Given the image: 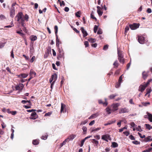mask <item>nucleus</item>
<instances>
[{"label":"nucleus","mask_w":152,"mask_h":152,"mask_svg":"<svg viewBox=\"0 0 152 152\" xmlns=\"http://www.w3.org/2000/svg\"><path fill=\"white\" fill-rule=\"evenodd\" d=\"M58 48V54L57 58L58 60H61L62 58L64 59V52L62 48Z\"/></svg>","instance_id":"f257e3e1"},{"label":"nucleus","mask_w":152,"mask_h":152,"mask_svg":"<svg viewBox=\"0 0 152 152\" xmlns=\"http://www.w3.org/2000/svg\"><path fill=\"white\" fill-rule=\"evenodd\" d=\"M23 15L22 12H19L16 15L15 18L17 21L19 23L24 20V17H23Z\"/></svg>","instance_id":"f03ea898"},{"label":"nucleus","mask_w":152,"mask_h":152,"mask_svg":"<svg viewBox=\"0 0 152 152\" xmlns=\"http://www.w3.org/2000/svg\"><path fill=\"white\" fill-rule=\"evenodd\" d=\"M140 25L139 23H134L132 24H130L129 27L132 30H135L138 28Z\"/></svg>","instance_id":"7ed1b4c3"},{"label":"nucleus","mask_w":152,"mask_h":152,"mask_svg":"<svg viewBox=\"0 0 152 152\" xmlns=\"http://www.w3.org/2000/svg\"><path fill=\"white\" fill-rule=\"evenodd\" d=\"M138 40L139 42L141 44H143L145 42L144 37L141 35H139L138 36Z\"/></svg>","instance_id":"20e7f679"},{"label":"nucleus","mask_w":152,"mask_h":152,"mask_svg":"<svg viewBox=\"0 0 152 152\" xmlns=\"http://www.w3.org/2000/svg\"><path fill=\"white\" fill-rule=\"evenodd\" d=\"M119 106V104L118 103L113 104L112 109V110L113 112H115L118 109V107Z\"/></svg>","instance_id":"39448f33"},{"label":"nucleus","mask_w":152,"mask_h":152,"mask_svg":"<svg viewBox=\"0 0 152 152\" xmlns=\"http://www.w3.org/2000/svg\"><path fill=\"white\" fill-rule=\"evenodd\" d=\"M38 118V115L37 113L35 112H34L31 114V116L30 117V118L31 119L34 120L37 118Z\"/></svg>","instance_id":"423d86ee"},{"label":"nucleus","mask_w":152,"mask_h":152,"mask_svg":"<svg viewBox=\"0 0 152 152\" xmlns=\"http://www.w3.org/2000/svg\"><path fill=\"white\" fill-rule=\"evenodd\" d=\"M147 86H146L145 84H144V85H141L139 87L138 91L142 92L144 91Z\"/></svg>","instance_id":"0eeeda50"},{"label":"nucleus","mask_w":152,"mask_h":152,"mask_svg":"<svg viewBox=\"0 0 152 152\" xmlns=\"http://www.w3.org/2000/svg\"><path fill=\"white\" fill-rule=\"evenodd\" d=\"M23 87L24 85L23 84L19 83L18 85L16 86L15 87V89L16 90H18L21 91L23 90Z\"/></svg>","instance_id":"6e6552de"},{"label":"nucleus","mask_w":152,"mask_h":152,"mask_svg":"<svg viewBox=\"0 0 152 152\" xmlns=\"http://www.w3.org/2000/svg\"><path fill=\"white\" fill-rule=\"evenodd\" d=\"M97 12L98 13L99 15V16H102L103 14V12L101 10H102V8L101 7L99 6L97 7Z\"/></svg>","instance_id":"1a4fd4ad"},{"label":"nucleus","mask_w":152,"mask_h":152,"mask_svg":"<svg viewBox=\"0 0 152 152\" xmlns=\"http://www.w3.org/2000/svg\"><path fill=\"white\" fill-rule=\"evenodd\" d=\"M61 112L62 113H65L66 112V109L65 108L66 105L63 103H61Z\"/></svg>","instance_id":"9d476101"},{"label":"nucleus","mask_w":152,"mask_h":152,"mask_svg":"<svg viewBox=\"0 0 152 152\" xmlns=\"http://www.w3.org/2000/svg\"><path fill=\"white\" fill-rule=\"evenodd\" d=\"M15 8H11L10 12V17L12 18H13L15 15Z\"/></svg>","instance_id":"9b49d317"},{"label":"nucleus","mask_w":152,"mask_h":152,"mask_svg":"<svg viewBox=\"0 0 152 152\" xmlns=\"http://www.w3.org/2000/svg\"><path fill=\"white\" fill-rule=\"evenodd\" d=\"M129 111V110L126 108H121L119 110V113H128Z\"/></svg>","instance_id":"f8f14e48"},{"label":"nucleus","mask_w":152,"mask_h":152,"mask_svg":"<svg viewBox=\"0 0 152 152\" xmlns=\"http://www.w3.org/2000/svg\"><path fill=\"white\" fill-rule=\"evenodd\" d=\"M110 136L108 134L104 135L102 136V139L108 142L107 139H109Z\"/></svg>","instance_id":"ddd939ff"},{"label":"nucleus","mask_w":152,"mask_h":152,"mask_svg":"<svg viewBox=\"0 0 152 152\" xmlns=\"http://www.w3.org/2000/svg\"><path fill=\"white\" fill-rule=\"evenodd\" d=\"M80 30L83 34V37H85L88 35V33H87V31L85 30L83 27H81L80 28Z\"/></svg>","instance_id":"4468645a"},{"label":"nucleus","mask_w":152,"mask_h":152,"mask_svg":"<svg viewBox=\"0 0 152 152\" xmlns=\"http://www.w3.org/2000/svg\"><path fill=\"white\" fill-rule=\"evenodd\" d=\"M76 137V135L72 134L68 136L66 139H68L67 142H69V141L72 140Z\"/></svg>","instance_id":"2eb2a0df"},{"label":"nucleus","mask_w":152,"mask_h":152,"mask_svg":"<svg viewBox=\"0 0 152 152\" xmlns=\"http://www.w3.org/2000/svg\"><path fill=\"white\" fill-rule=\"evenodd\" d=\"M105 102H103L102 100L99 99L98 100V102L99 104H102L104 106H107L108 104L107 102V101L106 99H105Z\"/></svg>","instance_id":"dca6fc26"},{"label":"nucleus","mask_w":152,"mask_h":152,"mask_svg":"<svg viewBox=\"0 0 152 152\" xmlns=\"http://www.w3.org/2000/svg\"><path fill=\"white\" fill-rule=\"evenodd\" d=\"M142 77L143 79L145 80L148 76V73L147 72L144 71L142 73Z\"/></svg>","instance_id":"f3484780"},{"label":"nucleus","mask_w":152,"mask_h":152,"mask_svg":"<svg viewBox=\"0 0 152 152\" xmlns=\"http://www.w3.org/2000/svg\"><path fill=\"white\" fill-rule=\"evenodd\" d=\"M56 45L57 48H59V40L58 38V37L57 34L56 35Z\"/></svg>","instance_id":"a211bd4d"},{"label":"nucleus","mask_w":152,"mask_h":152,"mask_svg":"<svg viewBox=\"0 0 152 152\" xmlns=\"http://www.w3.org/2000/svg\"><path fill=\"white\" fill-rule=\"evenodd\" d=\"M151 136H148L147 137H144L143 141L145 142L151 141Z\"/></svg>","instance_id":"6ab92c4d"},{"label":"nucleus","mask_w":152,"mask_h":152,"mask_svg":"<svg viewBox=\"0 0 152 152\" xmlns=\"http://www.w3.org/2000/svg\"><path fill=\"white\" fill-rule=\"evenodd\" d=\"M57 74L55 73L51 75V78L52 79V80H53V81H55V82L57 80Z\"/></svg>","instance_id":"aec40b11"},{"label":"nucleus","mask_w":152,"mask_h":152,"mask_svg":"<svg viewBox=\"0 0 152 152\" xmlns=\"http://www.w3.org/2000/svg\"><path fill=\"white\" fill-rule=\"evenodd\" d=\"M147 114L148 116V118L151 122H152V115L148 112H147Z\"/></svg>","instance_id":"412c9836"},{"label":"nucleus","mask_w":152,"mask_h":152,"mask_svg":"<svg viewBox=\"0 0 152 152\" xmlns=\"http://www.w3.org/2000/svg\"><path fill=\"white\" fill-rule=\"evenodd\" d=\"M118 58H121L124 57V55L121 51H118Z\"/></svg>","instance_id":"4be33fe9"},{"label":"nucleus","mask_w":152,"mask_h":152,"mask_svg":"<svg viewBox=\"0 0 152 152\" xmlns=\"http://www.w3.org/2000/svg\"><path fill=\"white\" fill-rule=\"evenodd\" d=\"M118 95L116 94H112L109 96L108 97L110 99H113L115 96H117Z\"/></svg>","instance_id":"5701e85b"},{"label":"nucleus","mask_w":152,"mask_h":152,"mask_svg":"<svg viewBox=\"0 0 152 152\" xmlns=\"http://www.w3.org/2000/svg\"><path fill=\"white\" fill-rule=\"evenodd\" d=\"M36 74V72L34 71L33 70L31 69L30 70V76H32V77H33V75H34V77H35Z\"/></svg>","instance_id":"b1692460"},{"label":"nucleus","mask_w":152,"mask_h":152,"mask_svg":"<svg viewBox=\"0 0 152 152\" xmlns=\"http://www.w3.org/2000/svg\"><path fill=\"white\" fill-rule=\"evenodd\" d=\"M118 59L119 62L123 64H124L125 62V59L124 58H118Z\"/></svg>","instance_id":"393cba45"},{"label":"nucleus","mask_w":152,"mask_h":152,"mask_svg":"<svg viewBox=\"0 0 152 152\" xmlns=\"http://www.w3.org/2000/svg\"><path fill=\"white\" fill-rule=\"evenodd\" d=\"M114 66V67L115 68H117L119 65V64L117 60L115 61L113 64Z\"/></svg>","instance_id":"a878e982"},{"label":"nucleus","mask_w":152,"mask_h":152,"mask_svg":"<svg viewBox=\"0 0 152 152\" xmlns=\"http://www.w3.org/2000/svg\"><path fill=\"white\" fill-rule=\"evenodd\" d=\"M32 144L34 145H37L39 144V140L36 139L33 140Z\"/></svg>","instance_id":"bb28decb"},{"label":"nucleus","mask_w":152,"mask_h":152,"mask_svg":"<svg viewBox=\"0 0 152 152\" xmlns=\"http://www.w3.org/2000/svg\"><path fill=\"white\" fill-rule=\"evenodd\" d=\"M91 133H92V132H94V131H97L98 130H99L101 129V127H99L98 128H97L96 129H95L94 128H91Z\"/></svg>","instance_id":"cd10ccee"},{"label":"nucleus","mask_w":152,"mask_h":152,"mask_svg":"<svg viewBox=\"0 0 152 152\" xmlns=\"http://www.w3.org/2000/svg\"><path fill=\"white\" fill-rule=\"evenodd\" d=\"M30 39L31 41H34L37 39V37L36 36L32 35L30 37Z\"/></svg>","instance_id":"c85d7f7f"},{"label":"nucleus","mask_w":152,"mask_h":152,"mask_svg":"<svg viewBox=\"0 0 152 152\" xmlns=\"http://www.w3.org/2000/svg\"><path fill=\"white\" fill-rule=\"evenodd\" d=\"M48 135L47 133H46L44 135L42 136L41 137V139L42 140H46L48 138Z\"/></svg>","instance_id":"c756f323"},{"label":"nucleus","mask_w":152,"mask_h":152,"mask_svg":"<svg viewBox=\"0 0 152 152\" xmlns=\"http://www.w3.org/2000/svg\"><path fill=\"white\" fill-rule=\"evenodd\" d=\"M91 142L94 143L96 145V146H98V145L99 144V142L98 141H97V140H96L95 139H92V141Z\"/></svg>","instance_id":"7c9ffc66"},{"label":"nucleus","mask_w":152,"mask_h":152,"mask_svg":"<svg viewBox=\"0 0 152 152\" xmlns=\"http://www.w3.org/2000/svg\"><path fill=\"white\" fill-rule=\"evenodd\" d=\"M106 112L108 114H110L112 112H113L112 109H110L109 107H107L106 109Z\"/></svg>","instance_id":"2f4dec72"},{"label":"nucleus","mask_w":152,"mask_h":152,"mask_svg":"<svg viewBox=\"0 0 152 152\" xmlns=\"http://www.w3.org/2000/svg\"><path fill=\"white\" fill-rule=\"evenodd\" d=\"M145 126L146 128L148 130H150L152 128V126H151L149 124H145Z\"/></svg>","instance_id":"473e14b6"},{"label":"nucleus","mask_w":152,"mask_h":152,"mask_svg":"<svg viewBox=\"0 0 152 152\" xmlns=\"http://www.w3.org/2000/svg\"><path fill=\"white\" fill-rule=\"evenodd\" d=\"M115 122V121H109V122H108L107 123L105 124H104V125L106 126L108 125L111 124L113 123H114Z\"/></svg>","instance_id":"72a5a7b5"},{"label":"nucleus","mask_w":152,"mask_h":152,"mask_svg":"<svg viewBox=\"0 0 152 152\" xmlns=\"http://www.w3.org/2000/svg\"><path fill=\"white\" fill-rule=\"evenodd\" d=\"M118 144L117 143L115 142H113L112 143V146L113 148L117 147L118 146Z\"/></svg>","instance_id":"f704fd0d"},{"label":"nucleus","mask_w":152,"mask_h":152,"mask_svg":"<svg viewBox=\"0 0 152 152\" xmlns=\"http://www.w3.org/2000/svg\"><path fill=\"white\" fill-rule=\"evenodd\" d=\"M88 40L91 43L95 42H96V39L92 38H90L88 39Z\"/></svg>","instance_id":"c9c22d12"},{"label":"nucleus","mask_w":152,"mask_h":152,"mask_svg":"<svg viewBox=\"0 0 152 152\" xmlns=\"http://www.w3.org/2000/svg\"><path fill=\"white\" fill-rule=\"evenodd\" d=\"M21 77L23 78H25L28 75V74L26 73H21Z\"/></svg>","instance_id":"e433bc0d"},{"label":"nucleus","mask_w":152,"mask_h":152,"mask_svg":"<svg viewBox=\"0 0 152 152\" xmlns=\"http://www.w3.org/2000/svg\"><path fill=\"white\" fill-rule=\"evenodd\" d=\"M97 117V115L96 114H95L91 115L90 116L89 118L88 119H91L93 118H94L96 117Z\"/></svg>","instance_id":"4c0bfd02"},{"label":"nucleus","mask_w":152,"mask_h":152,"mask_svg":"<svg viewBox=\"0 0 152 152\" xmlns=\"http://www.w3.org/2000/svg\"><path fill=\"white\" fill-rule=\"evenodd\" d=\"M68 139H66L62 143H61L60 146L61 147H62L63 145L66 144V142H67Z\"/></svg>","instance_id":"58836bf2"},{"label":"nucleus","mask_w":152,"mask_h":152,"mask_svg":"<svg viewBox=\"0 0 152 152\" xmlns=\"http://www.w3.org/2000/svg\"><path fill=\"white\" fill-rule=\"evenodd\" d=\"M91 18L94 20H95V21L97 20V19L93 15V12L92 11L91 14Z\"/></svg>","instance_id":"ea45409f"},{"label":"nucleus","mask_w":152,"mask_h":152,"mask_svg":"<svg viewBox=\"0 0 152 152\" xmlns=\"http://www.w3.org/2000/svg\"><path fill=\"white\" fill-rule=\"evenodd\" d=\"M152 81V79L150 78L148 80L146 83H145L146 86H148L150 84V83Z\"/></svg>","instance_id":"a19ab883"},{"label":"nucleus","mask_w":152,"mask_h":152,"mask_svg":"<svg viewBox=\"0 0 152 152\" xmlns=\"http://www.w3.org/2000/svg\"><path fill=\"white\" fill-rule=\"evenodd\" d=\"M98 26L96 25H95L94 29V33H96L97 32L98 28Z\"/></svg>","instance_id":"79ce46f5"},{"label":"nucleus","mask_w":152,"mask_h":152,"mask_svg":"<svg viewBox=\"0 0 152 152\" xmlns=\"http://www.w3.org/2000/svg\"><path fill=\"white\" fill-rule=\"evenodd\" d=\"M16 33L18 34H19L22 37H23L24 36V34L20 31H17Z\"/></svg>","instance_id":"37998d69"},{"label":"nucleus","mask_w":152,"mask_h":152,"mask_svg":"<svg viewBox=\"0 0 152 152\" xmlns=\"http://www.w3.org/2000/svg\"><path fill=\"white\" fill-rule=\"evenodd\" d=\"M142 104L145 106H146L148 105H149L150 104V103L149 102H142Z\"/></svg>","instance_id":"c03bdc74"},{"label":"nucleus","mask_w":152,"mask_h":152,"mask_svg":"<svg viewBox=\"0 0 152 152\" xmlns=\"http://www.w3.org/2000/svg\"><path fill=\"white\" fill-rule=\"evenodd\" d=\"M136 129L137 130V131H139L140 132H141L142 131L141 128L140 126H138L136 128Z\"/></svg>","instance_id":"a18cd8bd"},{"label":"nucleus","mask_w":152,"mask_h":152,"mask_svg":"<svg viewBox=\"0 0 152 152\" xmlns=\"http://www.w3.org/2000/svg\"><path fill=\"white\" fill-rule=\"evenodd\" d=\"M54 29L55 30V33L56 34H56H57V33L58 32V27L57 26H55L54 27Z\"/></svg>","instance_id":"49530a36"},{"label":"nucleus","mask_w":152,"mask_h":152,"mask_svg":"<svg viewBox=\"0 0 152 152\" xmlns=\"http://www.w3.org/2000/svg\"><path fill=\"white\" fill-rule=\"evenodd\" d=\"M51 48L50 47L48 48L47 50V53H48V54H49V53L51 54Z\"/></svg>","instance_id":"de8ad7c7"},{"label":"nucleus","mask_w":152,"mask_h":152,"mask_svg":"<svg viewBox=\"0 0 152 152\" xmlns=\"http://www.w3.org/2000/svg\"><path fill=\"white\" fill-rule=\"evenodd\" d=\"M23 17L24 18V20H25L27 21L28 20L29 17L27 14L25 15V17Z\"/></svg>","instance_id":"09e8293b"},{"label":"nucleus","mask_w":152,"mask_h":152,"mask_svg":"<svg viewBox=\"0 0 152 152\" xmlns=\"http://www.w3.org/2000/svg\"><path fill=\"white\" fill-rule=\"evenodd\" d=\"M80 11H78L76 13H75V15L76 16H77V17H80Z\"/></svg>","instance_id":"8fccbe9b"},{"label":"nucleus","mask_w":152,"mask_h":152,"mask_svg":"<svg viewBox=\"0 0 152 152\" xmlns=\"http://www.w3.org/2000/svg\"><path fill=\"white\" fill-rule=\"evenodd\" d=\"M121 83H119L118 82L115 85V87L116 88H119L121 85Z\"/></svg>","instance_id":"3c124183"},{"label":"nucleus","mask_w":152,"mask_h":152,"mask_svg":"<svg viewBox=\"0 0 152 152\" xmlns=\"http://www.w3.org/2000/svg\"><path fill=\"white\" fill-rule=\"evenodd\" d=\"M132 143H133L135 145L140 144V142H138L137 140L133 141L132 142Z\"/></svg>","instance_id":"603ef678"},{"label":"nucleus","mask_w":152,"mask_h":152,"mask_svg":"<svg viewBox=\"0 0 152 152\" xmlns=\"http://www.w3.org/2000/svg\"><path fill=\"white\" fill-rule=\"evenodd\" d=\"M6 19L5 16L3 15H0V20H3Z\"/></svg>","instance_id":"864d4df0"},{"label":"nucleus","mask_w":152,"mask_h":152,"mask_svg":"<svg viewBox=\"0 0 152 152\" xmlns=\"http://www.w3.org/2000/svg\"><path fill=\"white\" fill-rule=\"evenodd\" d=\"M129 26H126L125 28V33H126L127 31L129 30Z\"/></svg>","instance_id":"5fc2aeb1"},{"label":"nucleus","mask_w":152,"mask_h":152,"mask_svg":"<svg viewBox=\"0 0 152 152\" xmlns=\"http://www.w3.org/2000/svg\"><path fill=\"white\" fill-rule=\"evenodd\" d=\"M84 44L86 48L88 47L89 46V43L88 41H85L84 42Z\"/></svg>","instance_id":"6e6d98bb"},{"label":"nucleus","mask_w":152,"mask_h":152,"mask_svg":"<svg viewBox=\"0 0 152 152\" xmlns=\"http://www.w3.org/2000/svg\"><path fill=\"white\" fill-rule=\"evenodd\" d=\"M123 76V75H121L119 77L118 82L121 83L122 81V77Z\"/></svg>","instance_id":"4d7b16f0"},{"label":"nucleus","mask_w":152,"mask_h":152,"mask_svg":"<svg viewBox=\"0 0 152 152\" xmlns=\"http://www.w3.org/2000/svg\"><path fill=\"white\" fill-rule=\"evenodd\" d=\"M28 102L31 103L30 101L23 100L21 101V103L23 104H24L25 103Z\"/></svg>","instance_id":"13d9d810"},{"label":"nucleus","mask_w":152,"mask_h":152,"mask_svg":"<svg viewBox=\"0 0 152 152\" xmlns=\"http://www.w3.org/2000/svg\"><path fill=\"white\" fill-rule=\"evenodd\" d=\"M52 113L51 112H48L47 113H46L45 115V116H50V115Z\"/></svg>","instance_id":"bf43d9fd"},{"label":"nucleus","mask_w":152,"mask_h":152,"mask_svg":"<svg viewBox=\"0 0 152 152\" xmlns=\"http://www.w3.org/2000/svg\"><path fill=\"white\" fill-rule=\"evenodd\" d=\"M129 137L132 140H134L135 139L134 137L132 135H130L129 136Z\"/></svg>","instance_id":"052dcab7"},{"label":"nucleus","mask_w":152,"mask_h":152,"mask_svg":"<svg viewBox=\"0 0 152 152\" xmlns=\"http://www.w3.org/2000/svg\"><path fill=\"white\" fill-rule=\"evenodd\" d=\"M108 48V45H105L103 47V49L104 50H106Z\"/></svg>","instance_id":"680f3d73"},{"label":"nucleus","mask_w":152,"mask_h":152,"mask_svg":"<svg viewBox=\"0 0 152 152\" xmlns=\"http://www.w3.org/2000/svg\"><path fill=\"white\" fill-rule=\"evenodd\" d=\"M82 129L84 132H86L87 130V128L86 127L83 126L82 128Z\"/></svg>","instance_id":"e2e57ef3"},{"label":"nucleus","mask_w":152,"mask_h":152,"mask_svg":"<svg viewBox=\"0 0 152 152\" xmlns=\"http://www.w3.org/2000/svg\"><path fill=\"white\" fill-rule=\"evenodd\" d=\"M24 20H23L20 22V23H20L21 24L22 26L23 27H25V23H24Z\"/></svg>","instance_id":"0e129e2a"},{"label":"nucleus","mask_w":152,"mask_h":152,"mask_svg":"<svg viewBox=\"0 0 152 152\" xmlns=\"http://www.w3.org/2000/svg\"><path fill=\"white\" fill-rule=\"evenodd\" d=\"M146 91H147V93L149 94L150 93L151 91H152V90L151 88H147L146 89Z\"/></svg>","instance_id":"69168bd1"},{"label":"nucleus","mask_w":152,"mask_h":152,"mask_svg":"<svg viewBox=\"0 0 152 152\" xmlns=\"http://www.w3.org/2000/svg\"><path fill=\"white\" fill-rule=\"evenodd\" d=\"M35 58H36V57H35V56H33L30 60V62L31 63H32L33 62V61L35 59Z\"/></svg>","instance_id":"338daca9"},{"label":"nucleus","mask_w":152,"mask_h":152,"mask_svg":"<svg viewBox=\"0 0 152 152\" xmlns=\"http://www.w3.org/2000/svg\"><path fill=\"white\" fill-rule=\"evenodd\" d=\"M94 137L98 140H99L100 139V137L99 135H97L95 136H94Z\"/></svg>","instance_id":"774afa93"}]
</instances>
